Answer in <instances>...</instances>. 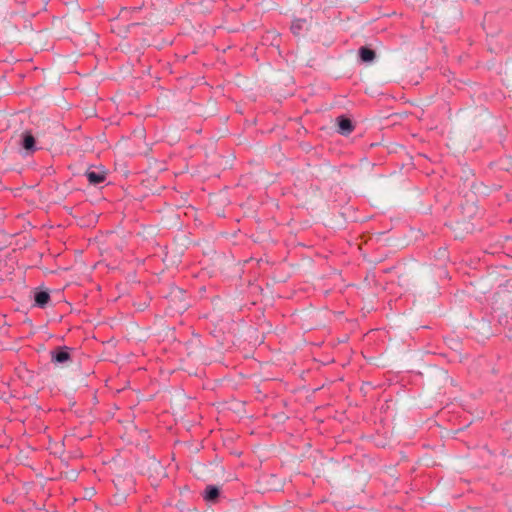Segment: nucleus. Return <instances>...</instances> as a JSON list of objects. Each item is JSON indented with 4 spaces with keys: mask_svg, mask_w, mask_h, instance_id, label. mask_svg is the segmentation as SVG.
I'll list each match as a JSON object with an SVG mask.
<instances>
[{
    "mask_svg": "<svg viewBox=\"0 0 512 512\" xmlns=\"http://www.w3.org/2000/svg\"><path fill=\"white\" fill-rule=\"evenodd\" d=\"M302 23H305V20L297 19L293 22L291 29L295 35H298L300 33Z\"/></svg>",
    "mask_w": 512,
    "mask_h": 512,
    "instance_id": "1a4fd4ad",
    "label": "nucleus"
},
{
    "mask_svg": "<svg viewBox=\"0 0 512 512\" xmlns=\"http://www.w3.org/2000/svg\"><path fill=\"white\" fill-rule=\"evenodd\" d=\"M50 300V295L46 291H40L35 294V303L39 307H44Z\"/></svg>",
    "mask_w": 512,
    "mask_h": 512,
    "instance_id": "6e6552de",
    "label": "nucleus"
},
{
    "mask_svg": "<svg viewBox=\"0 0 512 512\" xmlns=\"http://www.w3.org/2000/svg\"><path fill=\"white\" fill-rule=\"evenodd\" d=\"M169 297L173 309L176 310L177 312L185 311L188 308L189 304L185 299V294L183 290L179 288L173 289L170 292Z\"/></svg>",
    "mask_w": 512,
    "mask_h": 512,
    "instance_id": "f257e3e1",
    "label": "nucleus"
},
{
    "mask_svg": "<svg viewBox=\"0 0 512 512\" xmlns=\"http://www.w3.org/2000/svg\"><path fill=\"white\" fill-rule=\"evenodd\" d=\"M359 56L363 62H372L376 54L372 49L363 46L359 49Z\"/></svg>",
    "mask_w": 512,
    "mask_h": 512,
    "instance_id": "423d86ee",
    "label": "nucleus"
},
{
    "mask_svg": "<svg viewBox=\"0 0 512 512\" xmlns=\"http://www.w3.org/2000/svg\"><path fill=\"white\" fill-rule=\"evenodd\" d=\"M85 176L87 177L89 183L93 185L100 184L106 179V174L103 171L87 170L85 172Z\"/></svg>",
    "mask_w": 512,
    "mask_h": 512,
    "instance_id": "20e7f679",
    "label": "nucleus"
},
{
    "mask_svg": "<svg viewBox=\"0 0 512 512\" xmlns=\"http://www.w3.org/2000/svg\"><path fill=\"white\" fill-rule=\"evenodd\" d=\"M22 147L27 152L35 151V138L30 132H24L22 135Z\"/></svg>",
    "mask_w": 512,
    "mask_h": 512,
    "instance_id": "39448f33",
    "label": "nucleus"
},
{
    "mask_svg": "<svg viewBox=\"0 0 512 512\" xmlns=\"http://www.w3.org/2000/svg\"><path fill=\"white\" fill-rule=\"evenodd\" d=\"M52 361L59 364H64L70 360V354L67 347L58 348L51 352Z\"/></svg>",
    "mask_w": 512,
    "mask_h": 512,
    "instance_id": "7ed1b4c3",
    "label": "nucleus"
},
{
    "mask_svg": "<svg viewBox=\"0 0 512 512\" xmlns=\"http://www.w3.org/2000/svg\"><path fill=\"white\" fill-rule=\"evenodd\" d=\"M336 122L338 125V132L342 135H349L354 130L352 121L345 116H339L336 119Z\"/></svg>",
    "mask_w": 512,
    "mask_h": 512,
    "instance_id": "f03ea898",
    "label": "nucleus"
},
{
    "mask_svg": "<svg viewBox=\"0 0 512 512\" xmlns=\"http://www.w3.org/2000/svg\"><path fill=\"white\" fill-rule=\"evenodd\" d=\"M219 493H220V490L217 486L209 485L206 487L204 498L207 501L213 502L218 498Z\"/></svg>",
    "mask_w": 512,
    "mask_h": 512,
    "instance_id": "0eeeda50",
    "label": "nucleus"
}]
</instances>
